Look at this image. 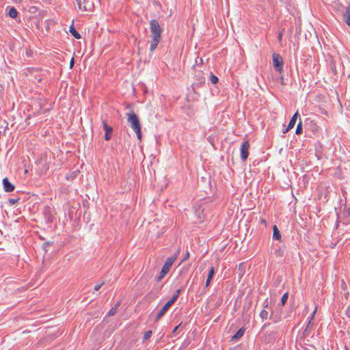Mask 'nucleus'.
I'll use <instances>...</instances> for the list:
<instances>
[{"mask_svg":"<svg viewBox=\"0 0 350 350\" xmlns=\"http://www.w3.org/2000/svg\"><path fill=\"white\" fill-rule=\"evenodd\" d=\"M302 133V125L301 122L300 121L296 128L295 133L297 135L301 134Z\"/></svg>","mask_w":350,"mask_h":350,"instance_id":"nucleus-21","label":"nucleus"},{"mask_svg":"<svg viewBox=\"0 0 350 350\" xmlns=\"http://www.w3.org/2000/svg\"><path fill=\"white\" fill-rule=\"evenodd\" d=\"M14 3H21L22 0H12Z\"/></svg>","mask_w":350,"mask_h":350,"instance_id":"nucleus-32","label":"nucleus"},{"mask_svg":"<svg viewBox=\"0 0 350 350\" xmlns=\"http://www.w3.org/2000/svg\"><path fill=\"white\" fill-rule=\"evenodd\" d=\"M118 306H119V304H116L115 306L112 307L110 309V310L108 312V316L109 317H112V316H113L116 313Z\"/></svg>","mask_w":350,"mask_h":350,"instance_id":"nucleus-18","label":"nucleus"},{"mask_svg":"<svg viewBox=\"0 0 350 350\" xmlns=\"http://www.w3.org/2000/svg\"><path fill=\"white\" fill-rule=\"evenodd\" d=\"M317 310V307L316 306V307L314 308V311H313L312 314V317H311V319H310V321H309V323H308V325L311 324L312 321V319H314V316H315V314H316Z\"/></svg>","mask_w":350,"mask_h":350,"instance_id":"nucleus-24","label":"nucleus"},{"mask_svg":"<svg viewBox=\"0 0 350 350\" xmlns=\"http://www.w3.org/2000/svg\"><path fill=\"white\" fill-rule=\"evenodd\" d=\"M18 12L14 8H11L9 11V16L12 18H15L17 16Z\"/></svg>","mask_w":350,"mask_h":350,"instance_id":"nucleus-17","label":"nucleus"},{"mask_svg":"<svg viewBox=\"0 0 350 350\" xmlns=\"http://www.w3.org/2000/svg\"><path fill=\"white\" fill-rule=\"evenodd\" d=\"M35 9H36V8H35V7H32V8H31V11H33V10H35Z\"/></svg>","mask_w":350,"mask_h":350,"instance_id":"nucleus-35","label":"nucleus"},{"mask_svg":"<svg viewBox=\"0 0 350 350\" xmlns=\"http://www.w3.org/2000/svg\"><path fill=\"white\" fill-rule=\"evenodd\" d=\"M102 123H103V128H104L105 133V140L108 141L111 137V133H112V131H113L112 127L107 125L106 121L104 120L102 121Z\"/></svg>","mask_w":350,"mask_h":350,"instance_id":"nucleus-7","label":"nucleus"},{"mask_svg":"<svg viewBox=\"0 0 350 350\" xmlns=\"http://www.w3.org/2000/svg\"><path fill=\"white\" fill-rule=\"evenodd\" d=\"M176 259V256H172L167 258L160 273L159 279H162L170 270L173 263Z\"/></svg>","mask_w":350,"mask_h":350,"instance_id":"nucleus-3","label":"nucleus"},{"mask_svg":"<svg viewBox=\"0 0 350 350\" xmlns=\"http://www.w3.org/2000/svg\"><path fill=\"white\" fill-rule=\"evenodd\" d=\"M178 329V327H176L174 329V332L176 331V329Z\"/></svg>","mask_w":350,"mask_h":350,"instance_id":"nucleus-36","label":"nucleus"},{"mask_svg":"<svg viewBox=\"0 0 350 350\" xmlns=\"http://www.w3.org/2000/svg\"><path fill=\"white\" fill-rule=\"evenodd\" d=\"M179 295V291L176 292V294L174 295L170 300L165 303L163 307L161 309V310L158 312L156 317V321H158L161 317L165 313V312L169 309V308L175 302Z\"/></svg>","mask_w":350,"mask_h":350,"instance_id":"nucleus-2","label":"nucleus"},{"mask_svg":"<svg viewBox=\"0 0 350 350\" xmlns=\"http://www.w3.org/2000/svg\"><path fill=\"white\" fill-rule=\"evenodd\" d=\"M262 222L265 224V220H262Z\"/></svg>","mask_w":350,"mask_h":350,"instance_id":"nucleus-37","label":"nucleus"},{"mask_svg":"<svg viewBox=\"0 0 350 350\" xmlns=\"http://www.w3.org/2000/svg\"><path fill=\"white\" fill-rule=\"evenodd\" d=\"M18 200L16 199H10V202L12 204H14Z\"/></svg>","mask_w":350,"mask_h":350,"instance_id":"nucleus-30","label":"nucleus"},{"mask_svg":"<svg viewBox=\"0 0 350 350\" xmlns=\"http://www.w3.org/2000/svg\"><path fill=\"white\" fill-rule=\"evenodd\" d=\"M250 144L247 141L243 143L241 146V157L243 161H245L249 154Z\"/></svg>","mask_w":350,"mask_h":350,"instance_id":"nucleus-6","label":"nucleus"},{"mask_svg":"<svg viewBox=\"0 0 350 350\" xmlns=\"http://www.w3.org/2000/svg\"><path fill=\"white\" fill-rule=\"evenodd\" d=\"M202 215H199L198 216V223H202V222L204 221V215H203V213H202Z\"/></svg>","mask_w":350,"mask_h":350,"instance_id":"nucleus-25","label":"nucleus"},{"mask_svg":"<svg viewBox=\"0 0 350 350\" xmlns=\"http://www.w3.org/2000/svg\"><path fill=\"white\" fill-rule=\"evenodd\" d=\"M214 273H215V269L213 267H211L208 271L207 279H206V284H205L206 287L209 286L210 282L214 275Z\"/></svg>","mask_w":350,"mask_h":350,"instance_id":"nucleus-12","label":"nucleus"},{"mask_svg":"<svg viewBox=\"0 0 350 350\" xmlns=\"http://www.w3.org/2000/svg\"><path fill=\"white\" fill-rule=\"evenodd\" d=\"M151 32V41L150 44V51H153L157 46L161 38V29L157 20H151L150 22Z\"/></svg>","mask_w":350,"mask_h":350,"instance_id":"nucleus-1","label":"nucleus"},{"mask_svg":"<svg viewBox=\"0 0 350 350\" xmlns=\"http://www.w3.org/2000/svg\"><path fill=\"white\" fill-rule=\"evenodd\" d=\"M74 62H75V61H74V58L72 57V58L71 59L70 62V68H72V66H73V65H74Z\"/></svg>","mask_w":350,"mask_h":350,"instance_id":"nucleus-29","label":"nucleus"},{"mask_svg":"<svg viewBox=\"0 0 350 350\" xmlns=\"http://www.w3.org/2000/svg\"><path fill=\"white\" fill-rule=\"evenodd\" d=\"M273 238L274 239L281 241V234L280 232V230H278V227L275 225L273 228Z\"/></svg>","mask_w":350,"mask_h":350,"instance_id":"nucleus-14","label":"nucleus"},{"mask_svg":"<svg viewBox=\"0 0 350 350\" xmlns=\"http://www.w3.org/2000/svg\"><path fill=\"white\" fill-rule=\"evenodd\" d=\"M282 36H283L282 32H280V33H279V35H278V40H279V41H281V40H282Z\"/></svg>","mask_w":350,"mask_h":350,"instance_id":"nucleus-31","label":"nucleus"},{"mask_svg":"<svg viewBox=\"0 0 350 350\" xmlns=\"http://www.w3.org/2000/svg\"><path fill=\"white\" fill-rule=\"evenodd\" d=\"M244 334V329L241 328L239 329L235 334H234L232 338H231V340H239V338H241L243 335Z\"/></svg>","mask_w":350,"mask_h":350,"instance_id":"nucleus-13","label":"nucleus"},{"mask_svg":"<svg viewBox=\"0 0 350 350\" xmlns=\"http://www.w3.org/2000/svg\"><path fill=\"white\" fill-rule=\"evenodd\" d=\"M347 212H348L349 215H350V207H349V208H347Z\"/></svg>","mask_w":350,"mask_h":350,"instance_id":"nucleus-33","label":"nucleus"},{"mask_svg":"<svg viewBox=\"0 0 350 350\" xmlns=\"http://www.w3.org/2000/svg\"><path fill=\"white\" fill-rule=\"evenodd\" d=\"M344 21L350 26V8L347 7L342 14Z\"/></svg>","mask_w":350,"mask_h":350,"instance_id":"nucleus-11","label":"nucleus"},{"mask_svg":"<svg viewBox=\"0 0 350 350\" xmlns=\"http://www.w3.org/2000/svg\"><path fill=\"white\" fill-rule=\"evenodd\" d=\"M298 116V112H296L291 118L287 128L284 131V133H287L290 129H293L295 124L297 118Z\"/></svg>","mask_w":350,"mask_h":350,"instance_id":"nucleus-10","label":"nucleus"},{"mask_svg":"<svg viewBox=\"0 0 350 350\" xmlns=\"http://www.w3.org/2000/svg\"><path fill=\"white\" fill-rule=\"evenodd\" d=\"M260 317L262 319V321L266 320L269 317V312L266 309H263L260 312Z\"/></svg>","mask_w":350,"mask_h":350,"instance_id":"nucleus-16","label":"nucleus"},{"mask_svg":"<svg viewBox=\"0 0 350 350\" xmlns=\"http://www.w3.org/2000/svg\"><path fill=\"white\" fill-rule=\"evenodd\" d=\"M126 116L128 122H131V113H127Z\"/></svg>","mask_w":350,"mask_h":350,"instance_id":"nucleus-28","label":"nucleus"},{"mask_svg":"<svg viewBox=\"0 0 350 350\" xmlns=\"http://www.w3.org/2000/svg\"><path fill=\"white\" fill-rule=\"evenodd\" d=\"M35 9H36V8H35V7H32V8H31V11H33V10H35Z\"/></svg>","mask_w":350,"mask_h":350,"instance_id":"nucleus-34","label":"nucleus"},{"mask_svg":"<svg viewBox=\"0 0 350 350\" xmlns=\"http://www.w3.org/2000/svg\"><path fill=\"white\" fill-rule=\"evenodd\" d=\"M3 186L4 190L7 192L14 191L15 188L14 185L9 181L8 178H4L3 179Z\"/></svg>","mask_w":350,"mask_h":350,"instance_id":"nucleus-9","label":"nucleus"},{"mask_svg":"<svg viewBox=\"0 0 350 350\" xmlns=\"http://www.w3.org/2000/svg\"><path fill=\"white\" fill-rule=\"evenodd\" d=\"M151 335H152L151 330L146 331L144 334L143 341H146L148 339H149L150 338Z\"/></svg>","mask_w":350,"mask_h":350,"instance_id":"nucleus-20","label":"nucleus"},{"mask_svg":"<svg viewBox=\"0 0 350 350\" xmlns=\"http://www.w3.org/2000/svg\"><path fill=\"white\" fill-rule=\"evenodd\" d=\"M288 293H284L283 295V296L282 297V299H281V303H282V304L283 306L286 304V301L288 299Z\"/></svg>","mask_w":350,"mask_h":350,"instance_id":"nucleus-23","label":"nucleus"},{"mask_svg":"<svg viewBox=\"0 0 350 350\" xmlns=\"http://www.w3.org/2000/svg\"><path fill=\"white\" fill-rule=\"evenodd\" d=\"M209 80L211 83L215 84L216 83L218 82V77L214 75H211L210 76Z\"/></svg>","mask_w":350,"mask_h":350,"instance_id":"nucleus-22","label":"nucleus"},{"mask_svg":"<svg viewBox=\"0 0 350 350\" xmlns=\"http://www.w3.org/2000/svg\"><path fill=\"white\" fill-rule=\"evenodd\" d=\"M189 257V251H187L186 254H185V257L183 258V259L182 260V261H185L187 259H188Z\"/></svg>","mask_w":350,"mask_h":350,"instance_id":"nucleus-27","label":"nucleus"},{"mask_svg":"<svg viewBox=\"0 0 350 350\" xmlns=\"http://www.w3.org/2000/svg\"><path fill=\"white\" fill-rule=\"evenodd\" d=\"M77 3L79 10L82 11H91L92 9V4L87 0H83V5H82L80 0H77Z\"/></svg>","mask_w":350,"mask_h":350,"instance_id":"nucleus-8","label":"nucleus"},{"mask_svg":"<svg viewBox=\"0 0 350 350\" xmlns=\"http://www.w3.org/2000/svg\"><path fill=\"white\" fill-rule=\"evenodd\" d=\"M273 65L275 69L279 72L283 71V60L282 57L278 53H273Z\"/></svg>","mask_w":350,"mask_h":350,"instance_id":"nucleus-4","label":"nucleus"},{"mask_svg":"<svg viewBox=\"0 0 350 350\" xmlns=\"http://www.w3.org/2000/svg\"><path fill=\"white\" fill-rule=\"evenodd\" d=\"M103 283H101V284H96V285H95V286H94V289L95 291H98V289H99V288L103 286Z\"/></svg>","mask_w":350,"mask_h":350,"instance_id":"nucleus-26","label":"nucleus"},{"mask_svg":"<svg viewBox=\"0 0 350 350\" xmlns=\"http://www.w3.org/2000/svg\"><path fill=\"white\" fill-rule=\"evenodd\" d=\"M133 130L136 133L139 141L142 139L141 126L137 116L133 113Z\"/></svg>","mask_w":350,"mask_h":350,"instance_id":"nucleus-5","label":"nucleus"},{"mask_svg":"<svg viewBox=\"0 0 350 350\" xmlns=\"http://www.w3.org/2000/svg\"><path fill=\"white\" fill-rule=\"evenodd\" d=\"M70 32L71 33V34L76 38V39H80L81 38V35L79 33H78L73 25L70 26Z\"/></svg>","mask_w":350,"mask_h":350,"instance_id":"nucleus-15","label":"nucleus"},{"mask_svg":"<svg viewBox=\"0 0 350 350\" xmlns=\"http://www.w3.org/2000/svg\"><path fill=\"white\" fill-rule=\"evenodd\" d=\"M79 171H75L71 172L70 174H68L66 176L67 180H73L78 174Z\"/></svg>","mask_w":350,"mask_h":350,"instance_id":"nucleus-19","label":"nucleus"}]
</instances>
